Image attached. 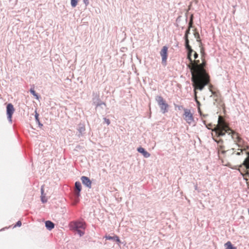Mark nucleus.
<instances>
[{
  "label": "nucleus",
  "mask_w": 249,
  "mask_h": 249,
  "mask_svg": "<svg viewBox=\"0 0 249 249\" xmlns=\"http://www.w3.org/2000/svg\"><path fill=\"white\" fill-rule=\"evenodd\" d=\"M187 51V58L190 63L187 67L190 70L192 77H210L207 72L205 68L207 61L205 57L206 54L204 47H199L200 53V60L198 59V54L194 51L190 45L185 47Z\"/></svg>",
  "instance_id": "nucleus-1"
},
{
  "label": "nucleus",
  "mask_w": 249,
  "mask_h": 249,
  "mask_svg": "<svg viewBox=\"0 0 249 249\" xmlns=\"http://www.w3.org/2000/svg\"><path fill=\"white\" fill-rule=\"evenodd\" d=\"M233 131L229 127L224 118L219 116L218 124L213 129V132L212 133L213 140L217 143L218 153L219 158H222V155H223V157L224 158L235 153V151L234 148L225 150L223 141L219 138L220 136L224 135L226 133L231 134Z\"/></svg>",
  "instance_id": "nucleus-2"
},
{
  "label": "nucleus",
  "mask_w": 249,
  "mask_h": 249,
  "mask_svg": "<svg viewBox=\"0 0 249 249\" xmlns=\"http://www.w3.org/2000/svg\"><path fill=\"white\" fill-rule=\"evenodd\" d=\"M192 85L194 88L195 100H197L196 90H202L204 88L210 83V77H192Z\"/></svg>",
  "instance_id": "nucleus-3"
},
{
  "label": "nucleus",
  "mask_w": 249,
  "mask_h": 249,
  "mask_svg": "<svg viewBox=\"0 0 249 249\" xmlns=\"http://www.w3.org/2000/svg\"><path fill=\"white\" fill-rule=\"evenodd\" d=\"M230 135H231V138L235 144L240 148L238 149V150H240V152L236 153V155H240L243 151L249 149L248 143L240 136L238 133L233 131Z\"/></svg>",
  "instance_id": "nucleus-4"
},
{
  "label": "nucleus",
  "mask_w": 249,
  "mask_h": 249,
  "mask_svg": "<svg viewBox=\"0 0 249 249\" xmlns=\"http://www.w3.org/2000/svg\"><path fill=\"white\" fill-rule=\"evenodd\" d=\"M247 154L248 157L245 159L243 163L238 166V170L246 180L248 179L247 177H249V152H247Z\"/></svg>",
  "instance_id": "nucleus-5"
},
{
  "label": "nucleus",
  "mask_w": 249,
  "mask_h": 249,
  "mask_svg": "<svg viewBox=\"0 0 249 249\" xmlns=\"http://www.w3.org/2000/svg\"><path fill=\"white\" fill-rule=\"evenodd\" d=\"M184 119L189 124H192L194 120L193 114L190 109L184 108L183 114Z\"/></svg>",
  "instance_id": "nucleus-6"
},
{
  "label": "nucleus",
  "mask_w": 249,
  "mask_h": 249,
  "mask_svg": "<svg viewBox=\"0 0 249 249\" xmlns=\"http://www.w3.org/2000/svg\"><path fill=\"white\" fill-rule=\"evenodd\" d=\"M160 54L162 58V64L164 66H166L168 56V47L167 46H164L162 47L160 52Z\"/></svg>",
  "instance_id": "nucleus-7"
},
{
  "label": "nucleus",
  "mask_w": 249,
  "mask_h": 249,
  "mask_svg": "<svg viewBox=\"0 0 249 249\" xmlns=\"http://www.w3.org/2000/svg\"><path fill=\"white\" fill-rule=\"evenodd\" d=\"M193 24V16H192L191 17L190 20L189 21L188 28L186 31L185 34L184 36V38H185V47H188V48H189V46L190 45H189V40L188 39V35L190 33V28L192 27Z\"/></svg>",
  "instance_id": "nucleus-8"
},
{
  "label": "nucleus",
  "mask_w": 249,
  "mask_h": 249,
  "mask_svg": "<svg viewBox=\"0 0 249 249\" xmlns=\"http://www.w3.org/2000/svg\"><path fill=\"white\" fill-rule=\"evenodd\" d=\"M14 111L15 109L13 105L11 103L8 104L6 107V113L8 119L10 122L12 121V117Z\"/></svg>",
  "instance_id": "nucleus-9"
},
{
  "label": "nucleus",
  "mask_w": 249,
  "mask_h": 249,
  "mask_svg": "<svg viewBox=\"0 0 249 249\" xmlns=\"http://www.w3.org/2000/svg\"><path fill=\"white\" fill-rule=\"evenodd\" d=\"M81 180L84 184L89 188H91V182L89 178L85 176H83L81 177Z\"/></svg>",
  "instance_id": "nucleus-10"
},
{
  "label": "nucleus",
  "mask_w": 249,
  "mask_h": 249,
  "mask_svg": "<svg viewBox=\"0 0 249 249\" xmlns=\"http://www.w3.org/2000/svg\"><path fill=\"white\" fill-rule=\"evenodd\" d=\"M74 228L75 229H81L85 230L86 228L85 224L81 221H77L74 223Z\"/></svg>",
  "instance_id": "nucleus-11"
},
{
  "label": "nucleus",
  "mask_w": 249,
  "mask_h": 249,
  "mask_svg": "<svg viewBox=\"0 0 249 249\" xmlns=\"http://www.w3.org/2000/svg\"><path fill=\"white\" fill-rule=\"evenodd\" d=\"M75 195L77 197L80 196V192L81 190V184L80 182H76L75 183Z\"/></svg>",
  "instance_id": "nucleus-12"
},
{
  "label": "nucleus",
  "mask_w": 249,
  "mask_h": 249,
  "mask_svg": "<svg viewBox=\"0 0 249 249\" xmlns=\"http://www.w3.org/2000/svg\"><path fill=\"white\" fill-rule=\"evenodd\" d=\"M194 35L196 38V41L199 43V47H203L199 33L196 30H195Z\"/></svg>",
  "instance_id": "nucleus-13"
},
{
  "label": "nucleus",
  "mask_w": 249,
  "mask_h": 249,
  "mask_svg": "<svg viewBox=\"0 0 249 249\" xmlns=\"http://www.w3.org/2000/svg\"><path fill=\"white\" fill-rule=\"evenodd\" d=\"M137 150L139 152L142 153L145 158H148L150 156V154L142 147H139Z\"/></svg>",
  "instance_id": "nucleus-14"
},
{
  "label": "nucleus",
  "mask_w": 249,
  "mask_h": 249,
  "mask_svg": "<svg viewBox=\"0 0 249 249\" xmlns=\"http://www.w3.org/2000/svg\"><path fill=\"white\" fill-rule=\"evenodd\" d=\"M105 237L107 240H113L117 242L118 244L121 243V241L117 235H114V236L106 235Z\"/></svg>",
  "instance_id": "nucleus-15"
},
{
  "label": "nucleus",
  "mask_w": 249,
  "mask_h": 249,
  "mask_svg": "<svg viewBox=\"0 0 249 249\" xmlns=\"http://www.w3.org/2000/svg\"><path fill=\"white\" fill-rule=\"evenodd\" d=\"M45 226H46V228L49 230H51L54 227V224L51 221H46Z\"/></svg>",
  "instance_id": "nucleus-16"
},
{
  "label": "nucleus",
  "mask_w": 249,
  "mask_h": 249,
  "mask_svg": "<svg viewBox=\"0 0 249 249\" xmlns=\"http://www.w3.org/2000/svg\"><path fill=\"white\" fill-rule=\"evenodd\" d=\"M156 100L159 106L166 102L163 99V97L161 96H157L156 98Z\"/></svg>",
  "instance_id": "nucleus-17"
},
{
  "label": "nucleus",
  "mask_w": 249,
  "mask_h": 249,
  "mask_svg": "<svg viewBox=\"0 0 249 249\" xmlns=\"http://www.w3.org/2000/svg\"><path fill=\"white\" fill-rule=\"evenodd\" d=\"M160 107L163 113L167 112V108L168 107V105L167 103H166V102L160 105Z\"/></svg>",
  "instance_id": "nucleus-18"
},
{
  "label": "nucleus",
  "mask_w": 249,
  "mask_h": 249,
  "mask_svg": "<svg viewBox=\"0 0 249 249\" xmlns=\"http://www.w3.org/2000/svg\"><path fill=\"white\" fill-rule=\"evenodd\" d=\"M226 249H236V248L233 247L230 241H228L225 244Z\"/></svg>",
  "instance_id": "nucleus-19"
},
{
  "label": "nucleus",
  "mask_w": 249,
  "mask_h": 249,
  "mask_svg": "<svg viewBox=\"0 0 249 249\" xmlns=\"http://www.w3.org/2000/svg\"><path fill=\"white\" fill-rule=\"evenodd\" d=\"M80 236L84 234V230L81 229H75Z\"/></svg>",
  "instance_id": "nucleus-20"
},
{
  "label": "nucleus",
  "mask_w": 249,
  "mask_h": 249,
  "mask_svg": "<svg viewBox=\"0 0 249 249\" xmlns=\"http://www.w3.org/2000/svg\"><path fill=\"white\" fill-rule=\"evenodd\" d=\"M71 5L72 7H75L77 4L78 0H71Z\"/></svg>",
  "instance_id": "nucleus-21"
},
{
  "label": "nucleus",
  "mask_w": 249,
  "mask_h": 249,
  "mask_svg": "<svg viewBox=\"0 0 249 249\" xmlns=\"http://www.w3.org/2000/svg\"><path fill=\"white\" fill-rule=\"evenodd\" d=\"M35 118H36V122L38 123L39 125L42 126V124H41L40 123V122L39 120V114L37 112H36Z\"/></svg>",
  "instance_id": "nucleus-22"
},
{
  "label": "nucleus",
  "mask_w": 249,
  "mask_h": 249,
  "mask_svg": "<svg viewBox=\"0 0 249 249\" xmlns=\"http://www.w3.org/2000/svg\"><path fill=\"white\" fill-rule=\"evenodd\" d=\"M31 93L35 96L36 99H38V96L37 94L36 93V91L34 90V89H30Z\"/></svg>",
  "instance_id": "nucleus-23"
},
{
  "label": "nucleus",
  "mask_w": 249,
  "mask_h": 249,
  "mask_svg": "<svg viewBox=\"0 0 249 249\" xmlns=\"http://www.w3.org/2000/svg\"><path fill=\"white\" fill-rule=\"evenodd\" d=\"M41 201L43 203H45V202H47V199L46 198L45 195H41Z\"/></svg>",
  "instance_id": "nucleus-24"
},
{
  "label": "nucleus",
  "mask_w": 249,
  "mask_h": 249,
  "mask_svg": "<svg viewBox=\"0 0 249 249\" xmlns=\"http://www.w3.org/2000/svg\"><path fill=\"white\" fill-rule=\"evenodd\" d=\"M105 122L107 124V125H109L110 123V122L109 119L107 118H104Z\"/></svg>",
  "instance_id": "nucleus-25"
},
{
  "label": "nucleus",
  "mask_w": 249,
  "mask_h": 249,
  "mask_svg": "<svg viewBox=\"0 0 249 249\" xmlns=\"http://www.w3.org/2000/svg\"><path fill=\"white\" fill-rule=\"evenodd\" d=\"M21 225V222L20 221H18L17 222L16 226L20 227Z\"/></svg>",
  "instance_id": "nucleus-26"
},
{
  "label": "nucleus",
  "mask_w": 249,
  "mask_h": 249,
  "mask_svg": "<svg viewBox=\"0 0 249 249\" xmlns=\"http://www.w3.org/2000/svg\"><path fill=\"white\" fill-rule=\"evenodd\" d=\"M89 0H83L84 2L85 3V4L86 5L89 4Z\"/></svg>",
  "instance_id": "nucleus-27"
},
{
  "label": "nucleus",
  "mask_w": 249,
  "mask_h": 249,
  "mask_svg": "<svg viewBox=\"0 0 249 249\" xmlns=\"http://www.w3.org/2000/svg\"><path fill=\"white\" fill-rule=\"evenodd\" d=\"M41 195H45L44 194V187L42 186L41 188Z\"/></svg>",
  "instance_id": "nucleus-28"
},
{
  "label": "nucleus",
  "mask_w": 249,
  "mask_h": 249,
  "mask_svg": "<svg viewBox=\"0 0 249 249\" xmlns=\"http://www.w3.org/2000/svg\"><path fill=\"white\" fill-rule=\"evenodd\" d=\"M196 103H197L198 106H199L200 105V103L198 100H196Z\"/></svg>",
  "instance_id": "nucleus-29"
}]
</instances>
